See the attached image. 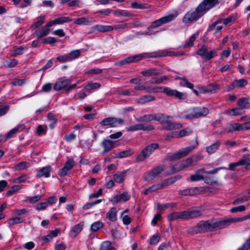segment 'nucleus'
<instances>
[{
	"mask_svg": "<svg viewBox=\"0 0 250 250\" xmlns=\"http://www.w3.org/2000/svg\"><path fill=\"white\" fill-rule=\"evenodd\" d=\"M220 23L219 21H217L213 22L208 28V31H210L212 30H215V33H216L217 32H219L222 29V26L221 25H219Z\"/></svg>",
	"mask_w": 250,
	"mask_h": 250,
	"instance_id": "obj_41",
	"label": "nucleus"
},
{
	"mask_svg": "<svg viewBox=\"0 0 250 250\" xmlns=\"http://www.w3.org/2000/svg\"><path fill=\"white\" fill-rule=\"evenodd\" d=\"M176 206V204L174 203H167L165 204H157V208L160 210H163L167 208H173Z\"/></svg>",
	"mask_w": 250,
	"mask_h": 250,
	"instance_id": "obj_47",
	"label": "nucleus"
},
{
	"mask_svg": "<svg viewBox=\"0 0 250 250\" xmlns=\"http://www.w3.org/2000/svg\"><path fill=\"white\" fill-rule=\"evenodd\" d=\"M24 128V125L23 124L18 125L17 126L10 130L6 135L7 139L12 137L14 134L18 132L22 131Z\"/></svg>",
	"mask_w": 250,
	"mask_h": 250,
	"instance_id": "obj_23",
	"label": "nucleus"
},
{
	"mask_svg": "<svg viewBox=\"0 0 250 250\" xmlns=\"http://www.w3.org/2000/svg\"><path fill=\"white\" fill-rule=\"evenodd\" d=\"M25 83V80L24 79H15L13 80V82H11V84L13 85L16 86H21L22 85Z\"/></svg>",
	"mask_w": 250,
	"mask_h": 250,
	"instance_id": "obj_64",
	"label": "nucleus"
},
{
	"mask_svg": "<svg viewBox=\"0 0 250 250\" xmlns=\"http://www.w3.org/2000/svg\"><path fill=\"white\" fill-rule=\"evenodd\" d=\"M143 58V56L142 54H137L132 56L128 57L125 59L120 61L116 63L117 65H123L125 64L129 63L131 62H136Z\"/></svg>",
	"mask_w": 250,
	"mask_h": 250,
	"instance_id": "obj_12",
	"label": "nucleus"
},
{
	"mask_svg": "<svg viewBox=\"0 0 250 250\" xmlns=\"http://www.w3.org/2000/svg\"><path fill=\"white\" fill-rule=\"evenodd\" d=\"M74 166V161L73 159L68 160L65 163L64 167L60 170L59 175L63 177L67 175L68 172Z\"/></svg>",
	"mask_w": 250,
	"mask_h": 250,
	"instance_id": "obj_15",
	"label": "nucleus"
},
{
	"mask_svg": "<svg viewBox=\"0 0 250 250\" xmlns=\"http://www.w3.org/2000/svg\"><path fill=\"white\" fill-rule=\"evenodd\" d=\"M155 97L153 96L144 95L137 99L136 100V103L139 104H144L146 103L153 101L155 100Z\"/></svg>",
	"mask_w": 250,
	"mask_h": 250,
	"instance_id": "obj_24",
	"label": "nucleus"
},
{
	"mask_svg": "<svg viewBox=\"0 0 250 250\" xmlns=\"http://www.w3.org/2000/svg\"><path fill=\"white\" fill-rule=\"evenodd\" d=\"M243 165L241 160L236 163H230L229 165V169L231 170H234L236 167Z\"/></svg>",
	"mask_w": 250,
	"mask_h": 250,
	"instance_id": "obj_61",
	"label": "nucleus"
},
{
	"mask_svg": "<svg viewBox=\"0 0 250 250\" xmlns=\"http://www.w3.org/2000/svg\"><path fill=\"white\" fill-rule=\"evenodd\" d=\"M158 147L159 145L156 143H152L147 146L138 154L136 158L137 160L141 162L145 161Z\"/></svg>",
	"mask_w": 250,
	"mask_h": 250,
	"instance_id": "obj_5",
	"label": "nucleus"
},
{
	"mask_svg": "<svg viewBox=\"0 0 250 250\" xmlns=\"http://www.w3.org/2000/svg\"><path fill=\"white\" fill-rule=\"evenodd\" d=\"M202 208L198 207L189 209L184 211L185 219L188 220L198 217L202 215Z\"/></svg>",
	"mask_w": 250,
	"mask_h": 250,
	"instance_id": "obj_8",
	"label": "nucleus"
},
{
	"mask_svg": "<svg viewBox=\"0 0 250 250\" xmlns=\"http://www.w3.org/2000/svg\"><path fill=\"white\" fill-rule=\"evenodd\" d=\"M177 16V13L174 12L166 16L163 17L155 21L152 23L150 27L148 29V31L143 33L145 35H151L153 33L151 32L152 28H154L160 26V25L169 22L173 21Z\"/></svg>",
	"mask_w": 250,
	"mask_h": 250,
	"instance_id": "obj_3",
	"label": "nucleus"
},
{
	"mask_svg": "<svg viewBox=\"0 0 250 250\" xmlns=\"http://www.w3.org/2000/svg\"><path fill=\"white\" fill-rule=\"evenodd\" d=\"M50 32V29L47 26H44L41 29L37 30L35 31V34L37 37L41 38L47 35Z\"/></svg>",
	"mask_w": 250,
	"mask_h": 250,
	"instance_id": "obj_27",
	"label": "nucleus"
},
{
	"mask_svg": "<svg viewBox=\"0 0 250 250\" xmlns=\"http://www.w3.org/2000/svg\"><path fill=\"white\" fill-rule=\"evenodd\" d=\"M132 153L130 150H126L116 153L114 158L121 159L130 156Z\"/></svg>",
	"mask_w": 250,
	"mask_h": 250,
	"instance_id": "obj_34",
	"label": "nucleus"
},
{
	"mask_svg": "<svg viewBox=\"0 0 250 250\" xmlns=\"http://www.w3.org/2000/svg\"><path fill=\"white\" fill-rule=\"evenodd\" d=\"M80 53H81L79 50H75L70 52L69 53H68L69 55V59L70 61H72L77 58L80 55Z\"/></svg>",
	"mask_w": 250,
	"mask_h": 250,
	"instance_id": "obj_50",
	"label": "nucleus"
},
{
	"mask_svg": "<svg viewBox=\"0 0 250 250\" xmlns=\"http://www.w3.org/2000/svg\"><path fill=\"white\" fill-rule=\"evenodd\" d=\"M57 24H61L65 22H68L72 21V19L66 17H62L55 19Z\"/></svg>",
	"mask_w": 250,
	"mask_h": 250,
	"instance_id": "obj_44",
	"label": "nucleus"
},
{
	"mask_svg": "<svg viewBox=\"0 0 250 250\" xmlns=\"http://www.w3.org/2000/svg\"><path fill=\"white\" fill-rule=\"evenodd\" d=\"M242 130V124L238 123H234L229 125L227 127V131L229 132H233L234 131H239Z\"/></svg>",
	"mask_w": 250,
	"mask_h": 250,
	"instance_id": "obj_35",
	"label": "nucleus"
},
{
	"mask_svg": "<svg viewBox=\"0 0 250 250\" xmlns=\"http://www.w3.org/2000/svg\"><path fill=\"white\" fill-rule=\"evenodd\" d=\"M250 250V237L237 250Z\"/></svg>",
	"mask_w": 250,
	"mask_h": 250,
	"instance_id": "obj_53",
	"label": "nucleus"
},
{
	"mask_svg": "<svg viewBox=\"0 0 250 250\" xmlns=\"http://www.w3.org/2000/svg\"><path fill=\"white\" fill-rule=\"evenodd\" d=\"M197 191V188H190L184 190H181L179 191L180 195L184 196H192L196 194Z\"/></svg>",
	"mask_w": 250,
	"mask_h": 250,
	"instance_id": "obj_32",
	"label": "nucleus"
},
{
	"mask_svg": "<svg viewBox=\"0 0 250 250\" xmlns=\"http://www.w3.org/2000/svg\"><path fill=\"white\" fill-rule=\"evenodd\" d=\"M193 160L191 158H188L184 160L181 163V169L186 168L191 166Z\"/></svg>",
	"mask_w": 250,
	"mask_h": 250,
	"instance_id": "obj_46",
	"label": "nucleus"
},
{
	"mask_svg": "<svg viewBox=\"0 0 250 250\" xmlns=\"http://www.w3.org/2000/svg\"><path fill=\"white\" fill-rule=\"evenodd\" d=\"M51 170L50 166H46L44 167L37 171L36 175L38 177H48L50 176V172Z\"/></svg>",
	"mask_w": 250,
	"mask_h": 250,
	"instance_id": "obj_21",
	"label": "nucleus"
},
{
	"mask_svg": "<svg viewBox=\"0 0 250 250\" xmlns=\"http://www.w3.org/2000/svg\"><path fill=\"white\" fill-rule=\"evenodd\" d=\"M120 217L122 218L123 222L125 225L129 224L132 221L131 218L127 215H123V216Z\"/></svg>",
	"mask_w": 250,
	"mask_h": 250,
	"instance_id": "obj_63",
	"label": "nucleus"
},
{
	"mask_svg": "<svg viewBox=\"0 0 250 250\" xmlns=\"http://www.w3.org/2000/svg\"><path fill=\"white\" fill-rule=\"evenodd\" d=\"M241 162L243 163V165L245 166L247 169H250V155L244 157L241 159Z\"/></svg>",
	"mask_w": 250,
	"mask_h": 250,
	"instance_id": "obj_48",
	"label": "nucleus"
},
{
	"mask_svg": "<svg viewBox=\"0 0 250 250\" xmlns=\"http://www.w3.org/2000/svg\"><path fill=\"white\" fill-rule=\"evenodd\" d=\"M225 113L226 114L230 116H237L242 114V110L237 107L227 110Z\"/></svg>",
	"mask_w": 250,
	"mask_h": 250,
	"instance_id": "obj_38",
	"label": "nucleus"
},
{
	"mask_svg": "<svg viewBox=\"0 0 250 250\" xmlns=\"http://www.w3.org/2000/svg\"><path fill=\"white\" fill-rule=\"evenodd\" d=\"M104 150L103 153L104 154L111 150L114 147V142L108 139L104 140L101 143Z\"/></svg>",
	"mask_w": 250,
	"mask_h": 250,
	"instance_id": "obj_20",
	"label": "nucleus"
},
{
	"mask_svg": "<svg viewBox=\"0 0 250 250\" xmlns=\"http://www.w3.org/2000/svg\"><path fill=\"white\" fill-rule=\"evenodd\" d=\"M221 229L220 221H202L199 222L194 227L188 229V233L195 234L198 233H204L214 229Z\"/></svg>",
	"mask_w": 250,
	"mask_h": 250,
	"instance_id": "obj_1",
	"label": "nucleus"
},
{
	"mask_svg": "<svg viewBox=\"0 0 250 250\" xmlns=\"http://www.w3.org/2000/svg\"><path fill=\"white\" fill-rule=\"evenodd\" d=\"M245 221L244 217L238 218H231L223 220H220L221 229L225 228L228 226L231 223L240 222Z\"/></svg>",
	"mask_w": 250,
	"mask_h": 250,
	"instance_id": "obj_16",
	"label": "nucleus"
},
{
	"mask_svg": "<svg viewBox=\"0 0 250 250\" xmlns=\"http://www.w3.org/2000/svg\"><path fill=\"white\" fill-rule=\"evenodd\" d=\"M234 68V66L233 64L230 63V64H226L225 65H223L220 68V71L221 72H224L226 71H228L230 70L231 69H233Z\"/></svg>",
	"mask_w": 250,
	"mask_h": 250,
	"instance_id": "obj_56",
	"label": "nucleus"
},
{
	"mask_svg": "<svg viewBox=\"0 0 250 250\" xmlns=\"http://www.w3.org/2000/svg\"><path fill=\"white\" fill-rule=\"evenodd\" d=\"M203 173H205V170L204 168H201L196 170L194 174L190 176V180L191 181H198L202 180L205 179Z\"/></svg>",
	"mask_w": 250,
	"mask_h": 250,
	"instance_id": "obj_19",
	"label": "nucleus"
},
{
	"mask_svg": "<svg viewBox=\"0 0 250 250\" xmlns=\"http://www.w3.org/2000/svg\"><path fill=\"white\" fill-rule=\"evenodd\" d=\"M92 29L99 32H104L109 31L113 30L114 28L110 25H104L101 24H97L93 26Z\"/></svg>",
	"mask_w": 250,
	"mask_h": 250,
	"instance_id": "obj_26",
	"label": "nucleus"
},
{
	"mask_svg": "<svg viewBox=\"0 0 250 250\" xmlns=\"http://www.w3.org/2000/svg\"><path fill=\"white\" fill-rule=\"evenodd\" d=\"M101 86V84L98 83H89L85 86L84 89L85 90L90 92L91 90L99 88Z\"/></svg>",
	"mask_w": 250,
	"mask_h": 250,
	"instance_id": "obj_42",
	"label": "nucleus"
},
{
	"mask_svg": "<svg viewBox=\"0 0 250 250\" xmlns=\"http://www.w3.org/2000/svg\"><path fill=\"white\" fill-rule=\"evenodd\" d=\"M172 118L169 116H163L162 120V123L165 125V127L167 129H172L180 128L182 127V125L180 124H174L172 123Z\"/></svg>",
	"mask_w": 250,
	"mask_h": 250,
	"instance_id": "obj_10",
	"label": "nucleus"
},
{
	"mask_svg": "<svg viewBox=\"0 0 250 250\" xmlns=\"http://www.w3.org/2000/svg\"><path fill=\"white\" fill-rule=\"evenodd\" d=\"M103 226L104 224L102 222L97 221L91 225V229L92 231H96Z\"/></svg>",
	"mask_w": 250,
	"mask_h": 250,
	"instance_id": "obj_45",
	"label": "nucleus"
},
{
	"mask_svg": "<svg viewBox=\"0 0 250 250\" xmlns=\"http://www.w3.org/2000/svg\"><path fill=\"white\" fill-rule=\"evenodd\" d=\"M29 166V165L28 163H27L26 162H22L21 163L17 164L16 166L15 167L17 170H21L28 167Z\"/></svg>",
	"mask_w": 250,
	"mask_h": 250,
	"instance_id": "obj_55",
	"label": "nucleus"
},
{
	"mask_svg": "<svg viewBox=\"0 0 250 250\" xmlns=\"http://www.w3.org/2000/svg\"><path fill=\"white\" fill-rule=\"evenodd\" d=\"M70 83L69 79H61L58 81L54 85V89L56 91H60L66 87Z\"/></svg>",
	"mask_w": 250,
	"mask_h": 250,
	"instance_id": "obj_18",
	"label": "nucleus"
},
{
	"mask_svg": "<svg viewBox=\"0 0 250 250\" xmlns=\"http://www.w3.org/2000/svg\"><path fill=\"white\" fill-rule=\"evenodd\" d=\"M161 71L155 68L150 69L142 72L145 76H156L160 74Z\"/></svg>",
	"mask_w": 250,
	"mask_h": 250,
	"instance_id": "obj_33",
	"label": "nucleus"
},
{
	"mask_svg": "<svg viewBox=\"0 0 250 250\" xmlns=\"http://www.w3.org/2000/svg\"><path fill=\"white\" fill-rule=\"evenodd\" d=\"M126 177V172L120 171L116 173L113 176L114 181L117 183L123 182Z\"/></svg>",
	"mask_w": 250,
	"mask_h": 250,
	"instance_id": "obj_30",
	"label": "nucleus"
},
{
	"mask_svg": "<svg viewBox=\"0 0 250 250\" xmlns=\"http://www.w3.org/2000/svg\"><path fill=\"white\" fill-rule=\"evenodd\" d=\"M83 226V223L81 222L74 226L71 229V235L75 237L82 231Z\"/></svg>",
	"mask_w": 250,
	"mask_h": 250,
	"instance_id": "obj_28",
	"label": "nucleus"
},
{
	"mask_svg": "<svg viewBox=\"0 0 250 250\" xmlns=\"http://www.w3.org/2000/svg\"><path fill=\"white\" fill-rule=\"evenodd\" d=\"M164 171L163 166H159L148 172L145 173L144 179L146 181H150L156 178Z\"/></svg>",
	"mask_w": 250,
	"mask_h": 250,
	"instance_id": "obj_7",
	"label": "nucleus"
},
{
	"mask_svg": "<svg viewBox=\"0 0 250 250\" xmlns=\"http://www.w3.org/2000/svg\"><path fill=\"white\" fill-rule=\"evenodd\" d=\"M163 92L168 96H175L179 99H185L187 97L186 93H182L176 89H172L169 87H164Z\"/></svg>",
	"mask_w": 250,
	"mask_h": 250,
	"instance_id": "obj_11",
	"label": "nucleus"
},
{
	"mask_svg": "<svg viewBox=\"0 0 250 250\" xmlns=\"http://www.w3.org/2000/svg\"><path fill=\"white\" fill-rule=\"evenodd\" d=\"M27 176L25 174H23L13 180V182L15 183H21L26 181Z\"/></svg>",
	"mask_w": 250,
	"mask_h": 250,
	"instance_id": "obj_59",
	"label": "nucleus"
},
{
	"mask_svg": "<svg viewBox=\"0 0 250 250\" xmlns=\"http://www.w3.org/2000/svg\"><path fill=\"white\" fill-rule=\"evenodd\" d=\"M154 127L152 125H145L143 124H136L129 126L126 128L127 131H135L138 130H152Z\"/></svg>",
	"mask_w": 250,
	"mask_h": 250,
	"instance_id": "obj_14",
	"label": "nucleus"
},
{
	"mask_svg": "<svg viewBox=\"0 0 250 250\" xmlns=\"http://www.w3.org/2000/svg\"><path fill=\"white\" fill-rule=\"evenodd\" d=\"M194 148L193 146H188L179 150L176 153L171 156V159L177 160L186 156Z\"/></svg>",
	"mask_w": 250,
	"mask_h": 250,
	"instance_id": "obj_13",
	"label": "nucleus"
},
{
	"mask_svg": "<svg viewBox=\"0 0 250 250\" xmlns=\"http://www.w3.org/2000/svg\"><path fill=\"white\" fill-rule=\"evenodd\" d=\"M26 50H27V48L21 46L14 50L12 55L13 56H16L17 55H21L23 53L24 51Z\"/></svg>",
	"mask_w": 250,
	"mask_h": 250,
	"instance_id": "obj_58",
	"label": "nucleus"
},
{
	"mask_svg": "<svg viewBox=\"0 0 250 250\" xmlns=\"http://www.w3.org/2000/svg\"><path fill=\"white\" fill-rule=\"evenodd\" d=\"M176 79L181 80V82L180 83V84L182 86H186L187 87L190 88V89L193 88V84L192 83H190L189 82H188V79H187L186 78H185V77H182V78L177 77L176 78Z\"/></svg>",
	"mask_w": 250,
	"mask_h": 250,
	"instance_id": "obj_39",
	"label": "nucleus"
},
{
	"mask_svg": "<svg viewBox=\"0 0 250 250\" xmlns=\"http://www.w3.org/2000/svg\"><path fill=\"white\" fill-rule=\"evenodd\" d=\"M152 114L144 115L136 119L138 122H149L152 121Z\"/></svg>",
	"mask_w": 250,
	"mask_h": 250,
	"instance_id": "obj_43",
	"label": "nucleus"
},
{
	"mask_svg": "<svg viewBox=\"0 0 250 250\" xmlns=\"http://www.w3.org/2000/svg\"><path fill=\"white\" fill-rule=\"evenodd\" d=\"M100 250H116L109 241L103 242L101 245Z\"/></svg>",
	"mask_w": 250,
	"mask_h": 250,
	"instance_id": "obj_37",
	"label": "nucleus"
},
{
	"mask_svg": "<svg viewBox=\"0 0 250 250\" xmlns=\"http://www.w3.org/2000/svg\"><path fill=\"white\" fill-rule=\"evenodd\" d=\"M192 132V131L190 129L187 128L181 130L179 131V134L178 135V137H184L187 135H189Z\"/></svg>",
	"mask_w": 250,
	"mask_h": 250,
	"instance_id": "obj_54",
	"label": "nucleus"
},
{
	"mask_svg": "<svg viewBox=\"0 0 250 250\" xmlns=\"http://www.w3.org/2000/svg\"><path fill=\"white\" fill-rule=\"evenodd\" d=\"M124 123L123 119L114 117H108L104 119L100 122L102 125H108L111 127L116 126L117 125H122Z\"/></svg>",
	"mask_w": 250,
	"mask_h": 250,
	"instance_id": "obj_9",
	"label": "nucleus"
},
{
	"mask_svg": "<svg viewBox=\"0 0 250 250\" xmlns=\"http://www.w3.org/2000/svg\"><path fill=\"white\" fill-rule=\"evenodd\" d=\"M209 113L207 108L205 107H194L188 111V113L182 118H186L188 119H192L194 118H198L202 116L207 115Z\"/></svg>",
	"mask_w": 250,
	"mask_h": 250,
	"instance_id": "obj_4",
	"label": "nucleus"
},
{
	"mask_svg": "<svg viewBox=\"0 0 250 250\" xmlns=\"http://www.w3.org/2000/svg\"><path fill=\"white\" fill-rule=\"evenodd\" d=\"M21 188V186L19 185L13 186L11 188L7 191L6 195H11L15 193L16 191L19 190Z\"/></svg>",
	"mask_w": 250,
	"mask_h": 250,
	"instance_id": "obj_52",
	"label": "nucleus"
},
{
	"mask_svg": "<svg viewBox=\"0 0 250 250\" xmlns=\"http://www.w3.org/2000/svg\"><path fill=\"white\" fill-rule=\"evenodd\" d=\"M181 178V177L180 176H176L174 177H170L168 179H167L164 181L167 184V186H168L172 184H173L174 182L177 181V180H179Z\"/></svg>",
	"mask_w": 250,
	"mask_h": 250,
	"instance_id": "obj_49",
	"label": "nucleus"
},
{
	"mask_svg": "<svg viewBox=\"0 0 250 250\" xmlns=\"http://www.w3.org/2000/svg\"><path fill=\"white\" fill-rule=\"evenodd\" d=\"M248 83V82L247 80L245 79H241L240 80H235L231 85L232 87L231 89H232L235 86L236 87H243L247 85Z\"/></svg>",
	"mask_w": 250,
	"mask_h": 250,
	"instance_id": "obj_36",
	"label": "nucleus"
},
{
	"mask_svg": "<svg viewBox=\"0 0 250 250\" xmlns=\"http://www.w3.org/2000/svg\"><path fill=\"white\" fill-rule=\"evenodd\" d=\"M106 217L112 222H115L117 220V210L115 208H112L107 212L106 213Z\"/></svg>",
	"mask_w": 250,
	"mask_h": 250,
	"instance_id": "obj_29",
	"label": "nucleus"
},
{
	"mask_svg": "<svg viewBox=\"0 0 250 250\" xmlns=\"http://www.w3.org/2000/svg\"><path fill=\"white\" fill-rule=\"evenodd\" d=\"M198 33H195L192 35V36L190 38L187 44L185 45V47H190L192 46L193 45V42L195 40V39L198 37Z\"/></svg>",
	"mask_w": 250,
	"mask_h": 250,
	"instance_id": "obj_57",
	"label": "nucleus"
},
{
	"mask_svg": "<svg viewBox=\"0 0 250 250\" xmlns=\"http://www.w3.org/2000/svg\"><path fill=\"white\" fill-rule=\"evenodd\" d=\"M169 221H174L177 219L186 220L184 211L181 212H174L167 216Z\"/></svg>",
	"mask_w": 250,
	"mask_h": 250,
	"instance_id": "obj_22",
	"label": "nucleus"
},
{
	"mask_svg": "<svg viewBox=\"0 0 250 250\" xmlns=\"http://www.w3.org/2000/svg\"><path fill=\"white\" fill-rule=\"evenodd\" d=\"M205 14L202 9H201V6L198 5L195 10L188 11L184 16L182 21L185 24L191 25L193 22L196 21Z\"/></svg>",
	"mask_w": 250,
	"mask_h": 250,
	"instance_id": "obj_2",
	"label": "nucleus"
},
{
	"mask_svg": "<svg viewBox=\"0 0 250 250\" xmlns=\"http://www.w3.org/2000/svg\"><path fill=\"white\" fill-rule=\"evenodd\" d=\"M48 118L49 121L50 122V127L51 128H53L55 126V125L56 124L57 122V119L54 117L53 115L52 114H48Z\"/></svg>",
	"mask_w": 250,
	"mask_h": 250,
	"instance_id": "obj_51",
	"label": "nucleus"
},
{
	"mask_svg": "<svg viewBox=\"0 0 250 250\" xmlns=\"http://www.w3.org/2000/svg\"><path fill=\"white\" fill-rule=\"evenodd\" d=\"M94 22L92 19H88L82 17L74 20V23L77 25H90Z\"/></svg>",
	"mask_w": 250,
	"mask_h": 250,
	"instance_id": "obj_25",
	"label": "nucleus"
},
{
	"mask_svg": "<svg viewBox=\"0 0 250 250\" xmlns=\"http://www.w3.org/2000/svg\"><path fill=\"white\" fill-rule=\"evenodd\" d=\"M237 104L241 108H247L250 107V104L248 102L247 99L245 98H241L237 102Z\"/></svg>",
	"mask_w": 250,
	"mask_h": 250,
	"instance_id": "obj_40",
	"label": "nucleus"
},
{
	"mask_svg": "<svg viewBox=\"0 0 250 250\" xmlns=\"http://www.w3.org/2000/svg\"><path fill=\"white\" fill-rule=\"evenodd\" d=\"M57 42V40L54 37H47L42 40L43 43L53 44Z\"/></svg>",
	"mask_w": 250,
	"mask_h": 250,
	"instance_id": "obj_62",
	"label": "nucleus"
},
{
	"mask_svg": "<svg viewBox=\"0 0 250 250\" xmlns=\"http://www.w3.org/2000/svg\"><path fill=\"white\" fill-rule=\"evenodd\" d=\"M196 54L202 57V59L206 61L213 59L216 56V51L212 49L208 51V48L206 45H203L196 51Z\"/></svg>",
	"mask_w": 250,
	"mask_h": 250,
	"instance_id": "obj_6",
	"label": "nucleus"
},
{
	"mask_svg": "<svg viewBox=\"0 0 250 250\" xmlns=\"http://www.w3.org/2000/svg\"><path fill=\"white\" fill-rule=\"evenodd\" d=\"M58 61L61 62H64L67 61H70L68 54H66L64 55L59 56L57 58Z\"/></svg>",
	"mask_w": 250,
	"mask_h": 250,
	"instance_id": "obj_60",
	"label": "nucleus"
},
{
	"mask_svg": "<svg viewBox=\"0 0 250 250\" xmlns=\"http://www.w3.org/2000/svg\"><path fill=\"white\" fill-rule=\"evenodd\" d=\"M220 143L216 142L206 147L207 152L210 154L215 153L219 148Z\"/></svg>",
	"mask_w": 250,
	"mask_h": 250,
	"instance_id": "obj_31",
	"label": "nucleus"
},
{
	"mask_svg": "<svg viewBox=\"0 0 250 250\" xmlns=\"http://www.w3.org/2000/svg\"><path fill=\"white\" fill-rule=\"evenodd\" d=\"M217 3V0H205L199 5L201 6V9L206 13L208 9L214 6Z\"/></svg>",
	"mask_w": 250,
	"mask_h": 250,
	"instance_id": "obj_17",
	"label": "nucleus"
}]
</instances>
